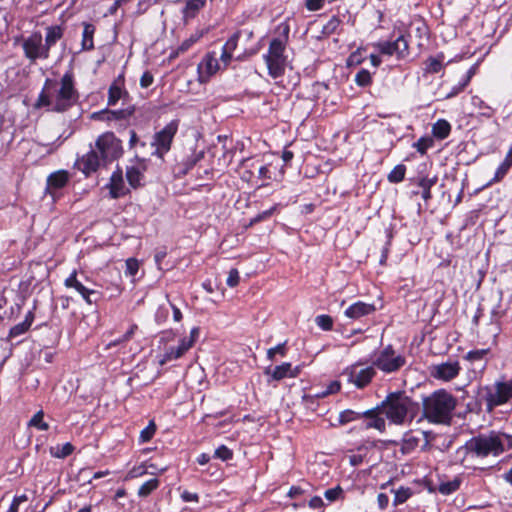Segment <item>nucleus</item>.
I'll use <instances>...</instances> for the list:
<instances>
[{"label": "nucleus", "mask_w": 512, "mask_h": 512, "mask_svg": "<svg viewBox=\"0 0 512 512\" xmlns=\"http://www.w3.org/2000/svg\"><path fill=\"white\" fill-rule=\"evenodd\" d=\"M78 98L74 76L71 72H67L59 80L49 78L45 80L35 107L62 113L73 107Z\"/></svg>", "instance_id": "nucleus-1"}, {"label": "nucleus", "mask_w": 512, "mask_h": 512, "mask_svg": "<svg viewBox=\"0 0 512 512\" xmlns=\"http://www.w3.org/2000/svg\"><path fill=\"white\" fill-rule=\"evenodd\" d=\"M512 448V436L491 431L469 439L456 451L457 460L466 465L471 459H484L489 456L498 457Z\"/></svg>", "instance_id": "nucleus-2"}, {"label": "nucleus", "mask_w": 512, "mask_h": 512, "mask_svg": "<svg viewBox=\"0 0 512 512\" xmlns=\"http://www.w3.org/2000/svg\"><path fill=\"white\" fill-rule=\"evenodd\" d=\"M456 398L444 389L423 398V416L431 423H445L456 407Z\"/></svg>", "instance_id": "nucleus-3"}, {"label": "nucleus", "mask_w": 512, "mask_h": 512, "mask_svg": "<svg viewBox=\"0 0 512 512\" xmlns=\"http://www.w3.org/2000/svg\"><path fill=\"white\" fill-rule=\"evenodd\" d=\"M411 406V399L404 393L397 392L389 394L380 408L393 424L402 425L406 422Z\"/></svg>", "instance_id": "nucleus-4"}, {"label": "nucleus", "mask_w": 512, "mask_h": 512, "mask_svg": "<svg viewBox=\"0 0 512 512\" xmlns=\"http://www.w3.org/2000/svg\"><path fill=\"white\" fill-rule=\"evenodd\" d=\"M284 50V42L279 38H275L270 42L268 53L263 56L268 73L273 78H279L285 72L286 58Z\"/></svg>", "instance_id": "nucleus-5"}, {"label": "nucleus", "mask_w": 512, "mask_h": 512, "mask_svg": "<svg viewBox=\"0 0 512 512\" xmlns=\"http://www.w3.org/2000/svg\"><path fill=\"white\" fill-rule=\"evenodd\" d=\"M406 363L405 357L397 354L391 345L379 352L373 360V367L385 373H393L400 370Z\"/></svg>", "instance_id": "nucleus-6"}, {"label": "nucleus", "mask_w": 512, "mask_h": 512, "mask_svg": "<svg viewBox=\"0 0 512 512\" xmlns=\"http://www.w3.org/2000/svg\"><path fill=\"white\" fill-rule=\"evenodd\" d=\"M375 375L376 371L373 366L362 367L360 363H354L342 372V376L346 378L347 382L358 389L365 388Z\"/></svg>", "instance_id": "nucleus-7"}, {"label": "nucleus", "mask_w": 512, "mask_h": 512, "mask_svg": "<svg viewBox=\"0 0 512 512\" xmlns=\"http://www.w3.org/2000/svg\"><path fill=\"white\" fill-rule=\"evenodd\" d=\"M22 48L25 57L35 62L38 59L46 60L49 58L50 53L43 43V37L40 32H33L22 41Z\"/></svg>", "instance_id": "nucleus-8"}, {"label": "nucleus", "mask_w": 512, "mask_h": 512, "mask_svg": "<svg viewBox=\"0 0 512 512\" xmlns=\"http://www.w3.org/2000/svg\"><path fill=\"white\" fill-rule=\"evenodd\" d=\"M95 148L106 161L115 160L122 154L121 141L112 132L100 135L96 140Z\"/></svg>", "instance_id": "nucleus-9"}, {"label": "nucleus", "mask_w": 512, "mask_h": 512, "mask_svg": "<svg viewBox=\"0 0 512 512\" xmlns=\"http://www.w3.org/2000/svg\"><path fill=\"white\" fill-rule=\"evenodd\" d=\"M512 399V378L508 381H497L486 394L488 410L501 406Z\"/></svg>", "instance_id": "nucleus-10"}, {"label": "nucleus", "mask_w": 512, "mask_h": 512, "mask_svg": "<svg viewBox=\"0 0 512 512\" xmlns=\"http://www.w3.org/2000/svg\"><path fill=\"white\" fill-rule=\"evenodd\" d=\"M178 130L176 120L168 123L161 131L155 134L153 145L156 147V154L162 157L170 150L172 140Z\"/></svg>", "instance_id": "nucleus-11"}, {"label": "nucleus", "mask_w": 512, "mask_h": 512, "mask_svg": "<svg viewBox=\"0 0 512 512\" xmlns=\"http://www.w3.org/2000/svg\"><path fill=\"white\" fill-rule=\"evenodd\" d=\"M220 69L219 61L214 52L207 53L198 64V79L206 83Z\"/></svg>", "instance_id": "nucleus-12"}, {"label": "nucleus", "mask_w": 512, "mask_h": 512, "mask_svg": "<svg viewBox=\"0 0 512 512\" xmlns=\"http://www.w3.org/2000/svg\"><path fill=\"white\" fill-rule=\"evenodd\" d=\"M461 370L458 361H448L434 365L431 369V375L435 379L450 381L456 378Z\"/></svg>", "instance_id": "nucleus-13"}, {"label": "nucleus", "mask_w": 512, "mask_h": 512, "mask_svg": "<svg viewBox=\"0 0 512 512\" xmlns=\"http://www.w3.org/2000/svg\"><path fill=\"white\" fill-rule=\"evenodd\" d=\"M266 375L270 377L271 380L280 381L286 377L294 378L300 373V368H293L291 363L285 362L281 365H278L274 368L267 367L264 371Z\"/></svg>", "instance_id": "nucleus-14"}, {"label": "nucleus", "mask_w": 512, "mask_h": 512, "mask_svg": "<svg viewBox=\"0 0 512 512\" xmlns=\"http://www.w3.org/2000/svg\"><path fill=\"white\" fill-rule=\"evenodd\" d=\"M190 349L191 341L188 342L180 340L177 346H170L165 349L164 353L159 359V364L165 365L166 363L180 359Z\"/></svg>", "instance_id": "nucleus-15"}, {"label": "nucleus", "mask_w": 512, "mask_h": 512, "mask_svg": "<svg viewBox=\"0 0 512 512\" xmlns=\"http://www.w3.org/2000/svg\"><path fill=\"white\" fill-rule=\"evenodd\" d=\"M105 162L106 160L102 159V155L97 149H92L79 160V166L80 169L88 175L95 172L101 164Z\"/></svg>", "instance_id": "nucleus-16"}, {"label": "nucleus", "mask_w": 512, "mask_h": 512, "mask_svg": "<svg viewBox=\"0 0 512 512\" xmlns=\"http://www.w3.org/2000/svg\"><path fill=\"white\" fill-rule=\"evenodd\" d=\"M64 285L67 288H72L76 290L86 303L92 304L91 295L95 294L93 289L85 286L77 277V271L74 270L64 281Z\"/></svg>", "instance_id": "nucleus-17"}, {"label": "nucleus", "mask_w": 512, "mask_h": 512, "mask_svg": "<svg viewBox=\"0 0 512 512\" xmlns=\"http://www.w3.org/2000/svg\"><path fill=\"white\" fill-rule=\"evenodd\" d=\"M380 407L375 409H370L363 412L362 417H366L369 419L364 425L365 429L374 428L380 432H384L386 429L385 419L379 416Z\"/></svg>", "instance_id": "nucleus-18"}, {"label": "nucleus", "mask_w": 512, "mask_h": 512, "mask_svg": "<svg viewBox=\"0 0 512 512\" xmlns=\"http://www.w3.org/2000/svg\"><path fill=\"white\" fill-rule=\"evenodd\" d=\"M375 311L373 304L358 301L345 310V315L351 319H359Z\"/></svg>", "instance_id": "nucleus-19"}, {"label": "nucleus", "mask_w": 512, "mask_h": 512, "mask_svg": "<svg viewBox=\"0 0 512 512\" xmlns=\"http://www.w3.org/2000/svg\"><path fill=\"white\" fill-rule=\"evenodd\" d=\"M33 321H34V313H33V311H29L26 314L25 319H24L23 322L13 326L9 330V334H8L7 340L10 341L11 339L26 333L30 329Z\"/></svg>", "instance_id": "nucleus-20"}, {"label": "nucleus", "mask_w": 512, "mask_h": 512, "mask_svg": "<svg viewBox=\"0 0 512 512\" xmlns=\"http://www.w3.org/2000/svg\"><path fill=\"white\" fill-rule=\"evenodd\" d=\"M130 115V112H127L126 110H102L99 112H94L91 115V118L94 120H100V121H114L119 119H124Z\"/></svg>", "instance_id": "nucleus-21"}, {"label": "nucleus", "mask_w": 512, "mask_h": 512, "mask_svg": "<svg viewBox=\"0 0 512 512\" xmlns=\"http://www.w3.org/2000/svg\"><path fill=\"white\" fill-rule=\"evenodd\" d=\"M63 29L58 26H48L46 28L45 42L44 45L50 52V49L62 38Z\"/></svg>", "instance_id": "nucleus-22"}, {"label": "nucleus", "mask_w": 512, "mask_h": 512, "mask_svg": "<svg viewBox=\"0 0 512 512\" xmlns=\"http://www.w3.org/2000/svg\"><path fill=\"white\" fill-rule=\"evenodd\" d=\"M110 194L112 198H119L125 195L124 181L121 173H113L110 178Z\"/></svg>", "instance_id": "nucleus-23"}, {"label": "nucleus", "mask_w": 512, "mask_h": 512, "mask_svg": "<svg viewBox=\"0 0 512 512\" xmlns=\"http://www.w3.org/2000/svg\"><path fill=\"white\" fill-rule=\"evenodd\" d=\"M185 6L182 9L184 19H192L204 7L206 0H184Z\"/></svg>", "instance_id": "nucleus-24"}, {"label": "nucleus", "mask_w": 512, "mask_h": 512, "mask_svg": "<svg viewBox=\"0 0 512 512\" xmlns=\"http://www.w3.org/2000/svg\"><path fill=\"white\" fill-rule=\"evenodd\" d=\"M461 483L462 478L460 476H455L451 480L441 481L438 485L437 490L442 495H450L460 488Z\"/></svg>", "instance_id": "nucleus-25"}, {"label": "nucleus", "mask_w": 512, "mask_h": 512, "mask_svg": "<svg viewBox=\"0 0 512 512\" xmlns=\"http://www.w3.org/2000/svg\"><path fill=\"white\" fill-rule=\"evenodd\" d=\"M69 180V175L66 171H57L52 173L47 179L49 188L60 189L64 187Z\"/></svg>", "instance_id": "nucleus-26"}, {"label": "nucleus", "mask_w": 512, "mask_h": 512, "mask_svg": "<svg viewBox=\"0 0 512 512\" xmlns=\"http://www.w3.org/2000/svg\"><path fill=\"white\" fill-rule=\"evenodd\" d=\"M444 67V55L442 53L435 57H429L425 62V72L430 74L439 73Z\"/></svg>", "instance_id": "nucleus-27"}, {"label": "nucleus", "mask_w": 512, "mask_h": 512, "mask_svg": "<svg viewBox=\"0 0 512 512\" xmlns=\"http://www.w3.org/2000/svg\"><path fill=\"white\" fill-rule=\"evenodd\" d=\"M95 33V26L90 23H84L82 34V49L92 50L94 48L93 36Z\"/></svg>", "instance_id": "nucleus-28"}, {"label": "nucleus", "mask_w": 512, "mask_h": 512, "mask_svg": "<svg viewBox=\"0 0 512 512\" xmlns=\"http://www.w3.org/2000/svg\"><path fill=\"white\" fill-rule=\"evenodd\" d=\"M148 468H152L154 470L157 469V467L154 464H147L146 462H144V463H142V464H140L138 466L133 467L128 472L126 478L127 479H134V478L142 477V476H144L146 474H155L154 471L149 472Z\"/></svg>", "instance_id": "nucleus-29"}, {"label": "nucleus", "mask_w": 512, "mask_h": 512, "mask_svg": "<svg viewBox=\"0 0 512 512\" xmlns=\"http://www.w3.org/2000/svg\"><path fill=\"white\" fill-rule=\"evenodd\" d=\"M451 131V125L446 120H438L432 128L433 135L438 139H445Z\"/></svg>", "instance_id": "nucleus-30"}, {"label": "nucleus", "mask_w": 512, "mask_h": 512, "mask_svg": "<svg viewBox=\"0 0 512 512\" xmlns=\"http://www.w3.org/2000/svg\"><path fill=\"white\" fill-rule=\"evenodd\" d=\"M126 177L129 184L136 188L141 185L143 174L139 167L131 166L127 168Z\"/></svg>", "instance_id": "nucleus-31"}, {"label": "nucleus", "mask_w": 512, "mask_h": 512, "mask_svg": "<svg viewBox=\"0 0 512 512\" xmlns=\"http://www.w3.org/2000/svg\"><path fill=\"white\" fill-rule=\"evenodd\" d=\"M159 480L157 478H152L145 483H143L138 489V496L145 498L149 496L153 491H155L159 487Z\"/></svg>", "instance_id": "nucleus-32"}, {"label": "nucleus", "mask_w": 512, "mask_h": 512, "mask_svg": "<svg viewBox=\"0 0 512 512\" xmlns=\"http://www.w3.org/2000/svg\"><path fill=\"white\" fill-rule=\"evenodd\" d=\"M125 94L123 91L120 82H114L109 88V96H108V104L115 105Z\"/></svg>", "instance_id": "nucleus-33"}, {"label": "nucleus", "mask_w": 512, "mask_h": 512, "mask_svg": "<svg viewBox=\"0 0 512 512\" xmlns=\"http://www.w3.org/2000/svg\"><path fill=\"white\" fill-rule=\"evenodd\" d=\"M74 451V446L67 442V443H64L62 445H57L55 447H52L51 448V455L55 458H65L67 456H69L70 454H72V452Z\"/></svg>", "instance_id": "nucleus-34"}, {"label": "nucleus", "mask_w": 512, "mask_h": 512, "mask_svg": "<svg viewBox=\"0 0 512 512\" xmlns=\"http://www.w3.org/2000/svg\"><path fill=\"white\" fill-rule=\"evenodd\" d=\"M412 495V490L409 487H399L394 490L393 505L397 506L406 502Z\"/></svg>", "instance_id": "nucleus-35"}, {"label": "nucleus", "mask_w": 512, "mask_h": 512, "mask_svg": "<svg viewBox=\"0 0 512 512\" xmlns=\"http://www.w3.org/2000/svg\"><path fill=\"white\" fill-rule=\"evenodd\" d=\"M362 416H363V412L359 413V412H355L353 410L347 409V410L341 411L339 413L338 423L340 425H345V424H348L350 422L360 419Z\"/></svg>", "instance_id": "nucleus-36"}, {"label": "nucleus", "mask_w": 512, "mask_h": 512, "mask_svg": "<svg viewBox=\"0 0 512 512\" xmlns=\"http://www.w3.org/2000/svg\"><path fill=\"white\" fill-rule=\"evenodd\" d=\"M406 173V167L403 164H399L395 166L392 171L388 174V181L391 183H399L401 182Z\"/></svg>", "instance_id": "nucleus-37"}, {"label": "nucleus", "mask_w": 512, "mask_h": 512, "mask_svg": "<svg viewBox=\"0 0 512 512\" xmlns=\"http://www.w3.org/2000/svg\"><path fill=\"white\" fill-rule=\"evenodd\" d=\"M436 183V178H422L419 181V186L422 188V198L428 200L431 198V188Z\"/></svg>", "instance_id": "nucleus-38"}, {"label": "nucleus", "mask_w": 512, "mask_h": 512, "mask_svg": "<svg viewBox=\"0 0 512 512\" xmlns=\"http://www.w3.org/2000/svg\"><path fill=\"white\" fill-rule=\"evenodd\" d=\"M44 413L42 410L38 411L29 421V425L36 427L41 431H47L49 429L48 423L43 421Z\"/></svg>", "instance_id": "nucleus-39"}, {"label": "nucleus", "mask_w": 512, "mask_h": 512, "mask_svg": "<svg viewBox=\"0 0 512 512\" xmlns=\"http://www.w3.org/2000/svg\"><path fill=\"white\" fill-rule=\"evenodd\" d=\"M203 36L202 31H195L189 38L185 39L179 46L178 52L187 51L193 44H195Z\"/></svg>", "instance_id": "nucleus-40"}, {"label": "nucleus", "mask_w": 512, "mask_h": 512, "mask_svg": "<svg viewBox=\"0 0 512 512\" xmlns=\"http://www.w3.org/2000/svg\"><path fill=\"white\" fill-rule=\"evenodd\" d=\"M156 432V425L153 421H150L148 426L145 427L139 435V442L140 443H146L150 441Z\"/></svg>", "instance_id": "nucleus-41"}, {"label": "nucleus", "mask_w": 512, "mask_h": 512, "mask_svg": "<svg viewBox=\"0 0 512 512\" xmlns=\"http://www.w3.org/2000/svg\"><path fill=\"white\" fill-rule=\"evenodd\" d=\"M396 45V56L398 58H404L408 54V41L404 36H399L395 40Z\"/></svg>", "instance_id": "nucleus-42"}, {"label": "nucleus", "mask_w": 512, "mask_h": 512, "mask_svg": "<svg viewBox=\"0 0 512 512\" xmlns=\"http://www.w3.org/2000/svg\"><path fill=\"white\" fill-rule=\"evenodd\" d=\"M344 491L340 486H336L330 489H327L324 493L325 498L328 502H334L343 498Z\"/></svg>", "instance_id": "nucleus-43"}, {"label": "nucleus", "mask_w": 512, "mask_h": 512, "mask_svg": "<svg viewBox=\"0 0 512 512\" xmlns=\"http://www.w3.org/2000/svg\"><path fill=\"white\" fill-rule=\"evenodd\" d=\"M372 81L371 74L366 69H361L355 76V82L357 85L365 87Z\"/></svg>", "instance_id": "nucleus-44"}, {"label": "nucleus", "mask_w": 512, "mask_h": 512, "mask_svg": "<svg viewBox=\"0 0 512 512\" xmlns=\"http://www.w3.org/2000/svg\"><path fill=\"white\" fill-rule=\"evenodd\" d=\"M340 24L341 20L338 17H331L323 26V33L327 35L333 34L339 28Z\"/></svg>", "instance_id": "nucleus-45"}, {"label": "nucleus", "mask_w": 512, "mask_h": 512, "mask_svg": "<svg viewBox=\"0 0 512 512\" xmlns=\"http://www.w3.org/2000/svg\"><path fill=\"white\" fill-rule=\"evenodd\" d=\"M377 48L382 54H386L389 56L396 55L395 41H393V42L386 41V42L378 43Z\"/></svg>", "instance_id": "nucleus-46"}, {"label": "nucleus", "mask_w": 512, "mask_h": 512, "mask_svg": "<svg viewBox=\"0 0 512 512\" xmlns=\"http://www.w3.org/2000/svg\"><path fill=\"white\" fill-rule=\"evenodd\" d=\"M433 140L429 137H422L416 143H414V147L421 154H425L426 151L432 146Z\"/></svg>", "instance_id": "nucleus-47"}, {"label": "nucleus", "mask_w": 512, "mask_h": 512, "mask_svg": "<svg viewBox=\"0 0 512 512\" xmlns=\"http://www.w3.org/2000/svg\"><path fill=\"white\" fill-rule=\"evenodd\" d=\"M316 324L325 331L332 329L333 320L328 315H319L315 319Z\"/></svg>", "instance_id": "nucleus-48"}, {"label": "nucleus", "mask_w": 512, "mask_h": 512, "mask_svg": "<svg viewBox=\"0 0 512 512\" xmlns=\"http://www.w3.org/2000/svg\"><path fill=\"white\" fill-rule=\"evenodd\" d=\"M214 457L227 461L232 459L233 452L227 446L221 445L215 450Z\"/></svg>", "instance_id": "nucleus-49"}, {"label": "nucleus", "mask_w": 512, "mask_h": 512, "mask_svg": "<svg viewBox=\"0 0 512 512\" xmlns=\"http://www.w3.org/2000/svg\"><path fill=\"white\" fill-rule=\"evenodd\" d=\"M419 439L411 434H406L403 440L402 450L409 452L418 445Z\"/></svg>", "instance_id": "nucleus-50"}, {"label": "nucleus", "mask_w": 512, "mask_h": 512, "mask_svg": "<svg viewBox=\"0 0 512 512\" xmlns=\"http://www.w3.org/2000/svg\"><path fill=\"white\" fill-rule=\"evenodd\" d=\"M276 354H279L281 356L286 355V342L278 344L277 346L268 349L267 358L273 361Z\"/></svg>", "instance_id": "nucleus-51"}, {"label": "nucleus", "mask_w": 512, "mask_h": 512, "mask_svg": "<svg viewBox=\"0 0 512 512\" xmlns=\"http://www.w3.org/2000/svg\"><path fill=\"white\" fill-rule=\"evenodd\" d=\"M242 34V31H237L235 32L227 41L226 43L224 44V48L225 50H228V51H231V52H234L235 49L237 48V45H238V41H239V38Z\"/></svg>", "instance_id": "nucleus-52"}, {"label": "nucleus", "mask_w": 512, "mask_h": 512, "mask_svg": "<svg viewBox=\"0 0 512 512\" xmlns=\"http://www.w3.org/2000/svg\"><path fill=\"white\" fill-rule=\"evenodd\" d=\"M488 352V349L472 350L466 354L465 358L471 362L482 360Z\"/></svg>", "instance_id": "nucleus-53"}, {"label": "nucleus", "mask_w": 512, "mask_h": 512, "mask_svg": "<svg viewBox=\"0 0 512 512\" xmlns=\"http://www.w3.org/2000/svg\"><path fill=\"white\" fill-rule=\"evenodd\" d=\"M137 329H138V326L136 324L131 325L130 329L120 339L109 343L108 347H112L116 344L129 341L133 337V335Z\"/></svg>", "instance_id": "nucleus-54"}, {"label": "nucleus", "mask_w": 512, "mask_h": 512, "mask_svg": "<svg viewBox=\"0 0 512 512\" xmlns=\"http://www.w3.org/2000/svg\"><path fill=\"white\" fill-rule=\"evenodd\" d=\"M511 166H509L508 163H505L504 161L499 165V167L497 168L496 172H495V175H494V178H493V181L494 182H498L500 181L506 174L507 172L509 171Z\"/></svg>", "instance_id": "nucleus-55"}, {"label": "nucleus", "mask_w": 512, "mask_h": 512, "mask_svg": "<svg viewBox=\"0 0 512 512\" xmlns=\"http://www.w3.org/2000/svg\"><path fill=\"white\" fill-rule=\"evenodd\" d=\"M363 62V56L361 50L358 49L355 52L351 53L347 59V64L349 66L360 65Z\"/></svg>", "instance_id": "nucleus-56"}, {"label": "nucleus", "mask_w": 512, "mask_h": 512, "mask_svg": "<svg viewBox=\"0 0 512 512\" xmlns=\"http://www.w3.org/2000/svg\"><path fill=\"white\" fill-rule=\"evenodd\" d=\"M240 276L237 269H231L229 271L226 283L229 287H236L239 284Z\"/></svg>", "instance_id": "nucleus-57"}, {"label": "nucleus", "mask_w": 512, "mask_h": 512, "mask_svg": "<svg viewBox=\"0 0 512 512\" xmlns=\"http://www.w3.org/2000/svg\"><path fill=\"white\" fill-rule=\"evenodd\" d=\"M126 268H127V271L130 275L134 276L137 274L138 272V269H139V263L136 259L134 258H129L127 261H126Z\"/></svg>", "instance_id": "nucleus-58"}, {"label": "nucleus", "mask_w": 512, "mask_h": 512, "mask_svg": "<svg viewBox=\"0 0 512 512\" xmlns=\"http://www.w3.org/2000/svg\"><path fill=\"white\" fill-rule=\"evenodd\" d=\"M325 0H305V6L309 11H317L323 7Z\"/></svg>", "instance_id": "nucleus-59"}, {"label": "nucleus", "mask_w": 512, "mask_h": 512, "mask_svg": "<svg viewBox=\"0 0 512 512\" xmlns=\"http://www.w3.org/2000/svg\"><path fill=\"white\" fill-rule=\"evenodd\" d=\"M153 75L150 72H144L140 78V85L142 88H148L153 83Z\"/></svg>", "instance_id": "nucleus-60"}, {"label": "nucleus", "mask_w": 512, "mask_h": 512, "mask_svg": "<svg viewBox=\"0 0 512 512\" xmlns=\"http://www.w3.org/2000/svg\"><path fill=\"white\" fill-rule=\"evenodd\" d=\"M199 334H200V330L198 327H193L190 331V335L189 337H184L182 339H180L181 341H191V348L193 347V345L195 344V342L197 341L198 337H199Z\"/></svg>", "instance_id": "nucleus-61"}, {"label": "nucleus", "mask_w": 512, "mask_h": 512, "mask_svg": "<svg viewBox=\"0 0 512 512\" xmlns=\"http://www.w3.org/2000/svg\"><path fill=\"white\" fill-rule=\"evenodd\" d=\"M341 388V384L339 381H332L328 387H327V390L325 392H323V396H326L328 394H333V393H336L340 390Z\"/></svg>", "instance_id": "nucleus-62"}, {"label": "nucleus", "mask_w": 512, "mask_h": 512, "mask_svg": "<svg viewBox=\"0 0 512 512\" xmlns=\"http://www.w3.org/2000/svg\"><path fill=\"white\" fill-rule=\"evenodd\" d=\"M377 502H378V506L381 510H384L387 506H388V503H389V497L388 495L384 494V493H380L378 494L377 496Z\"/></svg>", "instance_id": "nucleus-63"}, {"label": "nucleus", "mask_w": 512, "mask_h": 512, "mask_svg": "<svg viewBox=\"0 0 512 512\" xmlns=\"http://www.w3.org/2000/svg\"><path fill=\"white\" fill-rule=\"evenodd\" d=\"M324 506V502L321 497L315 496L310 499L309 501V507L312 509H319Z\"/></svg>", "instance_id": "nucleus-64"}]
</instances>
